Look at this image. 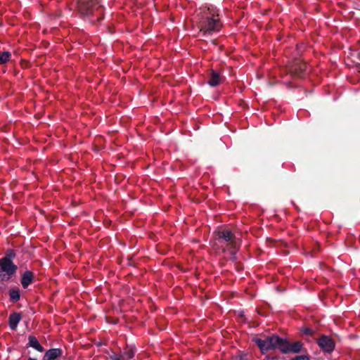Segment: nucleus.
Here are the masks:
<instances>
[{
  "instance_id": "nucleus-4",
  "label": "nucleus",
  "mask_w": 360,
  "mask_h": 360,
  "mask_svg": "<svg viewBox=\"0 0 360 360\" xmlns=\"http://www.w3.org/2000/svg\"><path fill=\"white\" fill-rule=\"evenodd\" d=\"M15 256V252L13 249H8L1 258L0 270L11 277L15 275L18 269L17 265L13 262Z\"/></svg>"
},
{
  "instance_id": "nucleus-15",
  "label": "nucleus",
  "mask_w": 360,
  "mask_h": 360,
  "mask_svg": "<svg viewBox=\"0 0 360 360\" xmlns=\"http://www.w3.org/2000/svg\"><path fill=\"white\" fill-rule=\"evenodd\" d=\"M10 301L13 303L17 302L20 298V293L18 289H11L8 291Z\"/></svg>"
},
{
  "instance_id": "nucleus-16",
  "label": "nucleus",
  "mask_w": 360,
  "mask_h": 360,
  "mask_svg": "<svg viewBox=\"0 0 360 360\" xmlns=\"http://www.w3.org/2000/svg\"><path fill=\"white\" fill-rule=\"evenodd\" d=\"M240 246V243L238 244V245H236V247L229 248L226 249V251L229 252V254H230L229 260H231L232 262H235L237 259L236 253H237L238 250H239Z\"/></svg>"
},
{
  "instance_id": "nucleus-19",
  "label": "nucleus",
  "mask_w": 360,
  "mask_h": 360,
  "mask_svg": "<svg viewBox=\"0 0 360 360\" xmlns=\"http://www.w3.org/2000/svg\"><path fill=\"white\" fill-rule=\"evenodd\" d=\"M291 360H310V359L308 356L300 355V356H296L295 357L292 358Z\"/></svg>"
},
{
  "instance_id": "nucleus-11",
  "label": "nucleus",
  "mask_w": 360,
  "mask_h": 360,
  "mask_svg": "<svg viewBox=\"0 0 360 360\" xmlns=\"http://www.w3.org/2000/svg\"><path fill=\"white\" fill-rule=\"evenodd\" d=\"M22 319V315L20 312H13L8 317V325L11 330H16L18 323Z\"/></svg>"
},
{
  "instance_id": "nucleus-10",
  "label": "nucleus",
  "mask_w": 360,
  "mask_h": 360,
  "mask_svg": "<svg viewBox=\"0 0 360 360\" xmlns=\"http://www.w3.org/2000/svg\"><path fill=\"white\" fill-rule=\"evenodd\" d=\"M34 279V273L31 271L27 270L25 271L20 279V283L24 289H26L31 283H33Z\"/></svg>"
},
{
  "instance_id": "nucleus-8",
  "label": "nucleus",
  "mask_w": 360,
  "mask_h": 360,
  "mask_svg": "<svg viewBox=\"0 0 360 360\" xmlns=\"http://www.w3.org/2000/svg\"><path fill=\"white\" fill-rule=\"evenodd\" d=\"M306 68V63H302L299 59H295L289 65L288 72L293 77H301L304 74Z\"/></svg>"
},
{
  "instance_id": "nucleus-23",
  "label": "nucleus",
  "mask_w": 360,
  "mask_h": 360,
  "mask_svg": "<svg viewBox=\"0 0 360 360\" xmlns=\"http://www.w3.org/2000/svg\"><path fill=\"white\" fill-rule=\"evenodd\" d=\"M63 360H69L68 358H64Z\"/></svg>"
},
{
  "instance_id": "nucleus-1",
  "label": "nucleus",
  "mask_w": 360,
  "mask_h": 360,
  "mask_svg": "<svg viewBox=\"0 0 360 360\" xmlns=\"http://www.w3.org/2000/svg\"><path fill=\"white\" fill-rule=\"evenodd\" d=\"M198 27L202 36L219 32L221 27L219 19L210 15V9H204L198 14Z\"/></svg>"
},
{
  "instance_id": "nucleus-2",
  "label": "nucleus",
  "mask_w": 360,
  "mask_h": 360,
  "mask_svg": "<svg viewBox=\"0 0 360 360\" xmlns=\"http://www.w3.org/2000/svg\"><path fill=\"white\" fill-rule=\"evenodd\" d=\"M215 240L224 252L226 251V249L236 247L240 243L239 239L236 238V236L229 229L217 231L215 233Z\"/></svg>"
},
{
  "instance_id": "nucleus-7",
  "label": "nucleus",
  "mask_w": 360,
  "mask_h": 360,
  "mask_svg": "<svg viewBox=\"0 0 360 360\" xmlns=\"http://www.w3.org/2000/svg\"><path fill=\"white\" fill-rule=\"evenodd\" d=\"M316 343L321 349V350L326 353H331L335 347L334 340L326 335H321L319 338L317 339Z\"/></svg>"
},
{
  "instance_id": "nucleus-21",
  "label": "nucleus",
  "mask_w": 360,
  "mask_h": 360,
  "mask_svg": "<svg viewBox=\"0 0 360 360\" xmlns=\"http://www.w3.org/2000/svg\"><path fill=\"white\" fill-rule=\"evenodd\" d=\"M264 360H278L276 357H271L269 356H266Z\"/></svg>"
},
{
  "instance_id": "nucleus-6",
  "label": "nucleus",
  "mask_w": 360,
  "mask_h": 360,
  "mask_svg": "<svg viewBox=\"0 0 360 360\" xmlns=\"http://www.w3.org/2000/svg\"><path fill=\"white\" fill-rule=\"evenodd\" d=\"M280 346V352L283 354L300 353L303 347V343L300 341H296L290 343L287 339L282 338V342Z\"/></svg>"
},
{
  "instance_id": "nucleus-13",
  "label": "nucleus",
  "mask_w": 360,
  "mask_h": 360,
  "mask_svg": "<svg viewBox=\"0 0 360 360\" xmlns=\"http://www.w3.org/2000/svg\"><path fill=\"white\" fill-rule=\"evenodd\" d=\"M222 77L220 74L215 70H211L209 75L207 83L211 86H216L221 82Z\"/></svg>"
},
{
  "instance_id": "nucleus-17",
  "label": "nucleus",
  "mask_w": 360,
  "mask_h": 360,
  "mask_svg": "<svg viewBox=\"0 0 360 360\" xmlns=\"http://www.w3.org/2000/svg\"><path fill=\"white\" fill-rule=\"evenodd\" d=\"M11 58V53L9 51L0 52V65L6 64Z\"/></svg>"
},
{
  "instance_id": "nucleus-9",
  "label": "nucleus",
  "mask_w": 360,
  "mask_h": 360,
  "mask_svg": "<svg viewBox=\"0 0 360 360\" xmlns=\"http://www.w3.org/2000/svg\"><path fill=\"white\" fill-rule=\"evenodd\" d=\"M134 356V350L133 348L124 351L122 354H117L113 352L110 355V360H130Z\"/></svg>"
},
{
  "instance_id": "nucleus-18",
  "label": "nucleus",
  "mask_w": 360,
  "mask_h": 360,
  "mask_svg": "<svg viewBox=\"0 0 360 360\" xmlns=\"http://www.w3.org/2000/svg\"><path fill=\"white\" fill-rule=\"evenodd\" d=\"M302 332L303 334L310 336H312L314 333V331L310 328H304L302 329Z\"/></svg>"
},
{
  "instance_id": "nucleus-14",
  "label": "nucleus",
  "mask_w": 360,
  "mask_h": 360,
  "mask_svg": "<svg viewBox=\"0 0 360 360\" xmlns=\"http://www.w3.org/2000/svg\"><path fill=\"white\" fill-rule=\"evenodd\" d=\"M27 347H31L39 352H43L44 350V347L40 345L37 338L33 335H30L28 337Z\"/></svg>"
},
{
  "instance_id": "nucleus-3",
  "label": "nucleus",
  "mask_w": 360,
  "mask_h": 360,
  "mask_svg": "<svg viewBox=\"0 0 360 360\" xmlns=\"http://www.w3.org/2000/svg\"><path fill=\"white\" fill-rule=\"evenodd\" d=\"M253 341L259 348L262 354H266L268 351L272 349H278L280 351L281 343L282 342V338L277 335H272L266 336L264 339L255 338Z\"/></svg>"
},
{
  "instance_id": "nucleus-22",
  "label": "nucleus",
  "mask_w": 360,
  "mask_h": 360,
  "mask_svg": "<svg viewBox=\"0 0 360 360\" xmlns=\"http://www.w3.org/2000/svg\"><path fill=\"white\" fill-rule=\"evenodd\" d=\"M28 360H37L36 358L29 357Z\"/></svg>"
},
{
  "instance_id": "nucleus-12",
  "label": "nucleus",
  "mask_w": 360,
  "mask_h": 360,
  "mask_svg": "<svg viewBox=\"0 0 360 360\" xmlns=\"http://www.w3.org/2000/svg\"><path fill=\"white\" fill-rule=\"evenodd\" d=\"M63 354V350L59 348H53L47 350L44 355L43 360H56Z\"/></svg>"
},
{
  "instance_id": "nucleus-20",
  "label": "nucleus",
  "mask_w": 360,
  "mask_h": 360,
  "mask_svg": "<svg viewBox=\"0 0 360 360\" xmlns=\"http://www.w3.org/2000/svg\"><path fill=\"white\" fill-rule=\"evenodd\" d=\"M11 276L7 275V274H0V282L4 281H8Z\"/></svg>"
},
{
  "instance_id": "nucleus-5",
  "label": "nucleus",
  "mask_w": 360,
  "mask_h": 360,
  "mask_svg": "<svg viewBox=\"0 0 360 360\" xmlns=\"http://www.w3.org/2000/svg\"><path fill=\"white\" fill-rule=\"evenodd\" d=\"M77 8L81 14L89 15L98 11L101 6L98 0H78Z\"/></svg>"
}]
</instances>
